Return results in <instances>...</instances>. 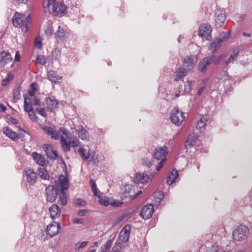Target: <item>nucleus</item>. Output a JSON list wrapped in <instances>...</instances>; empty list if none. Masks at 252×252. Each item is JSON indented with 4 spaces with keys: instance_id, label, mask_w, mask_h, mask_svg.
I'll list each match as a JSON object with an SVG mask.
<instances>
[{
    "instance_id": "obj_62",
    "label": "nucleus",
    "mask_w": 252,
    "mask_h": 252,
    "mask_svg": "<svg viewBox=\"0 0 252 252\" xmlns=\"http://www.w3.org/2000/svg\"><path fill=\"white\" fill-rule=\"evenodd\" d=\"M20 59H21V56L20 54V52L18 51H17L15 53V62L20 61Z\"/></svg>"
},
{
    "instance_id": "obj_5",
    "label": "nucleus",
    "mask_w": 252,
    "mask_h": 252,
    "mask_svg": "<svg viewBox=\"0 0 252 252\" xmlns=\"http://www.w3.org/2000/svg\"><path fill=\"white\" fill-rule=\"evenodd\" d=\"M67 9L66 6L63 2L58 1L52 5L51 10L49 12L61 17L67 13Z\"/></svg>"
},
{
    "instance_id": "obj_38",
    "label": "nucleus",
    "mask_w": 252,
    "mask_h": 252,
    "mask_svg": "<svg viewBox=\"0 0 252 252\" xmlns=\"http://www.w3.org/2000/svg\"><path fill=\"white\" fill-rule=\"evenodd\" d=\"M59 199L62 205L65 206L67 203V197L64 190L61 191L59 194Z\"/></svg>"
},
{
    "instance_id": "obj_2",
    "label": "nucleus",
    "mask_w": 252,
    "mask_h": 252,
    "mask_svg": "<svg viewBox=\"0 0 252 252\" xmlns=\"http://www.w3.org/2000/svg\"><path fill=\"white\" fill-rule=\"evenodd\" d=\"M30 19V15L26 16L17 12L13 17L12 22L15 27L22 28V32L26 33L28 30V24Z\"/></svg>"
},
{
    "instance_id": "obj_45",
    "label": "nucleus",
    "mask_w": 252,
    "mask_h": 252,
    "mask_svg": "<svg viewBox=\"0 0 252 252\" xmlns=\"http://www.w3.org/2000/svg\"><path fill=\"white\" fill-rule=\"evenodd\" d=\"M44 32L47 36H50L53 34V28L48 24L44 28Z\"/></svg>"
},
{
    "instance_id": "obj_15",
    "label": "nucleus",
    "mask_w": 252,
    "mask_h": 252,
    "mask_svg": "<svg viewBox=\"0 0 252 252\" xmlns=\"http://www.w3.org/2000/svg\"><path fill=\"white\" fill-rule=\"evenodd\" d=\"M131 229V226L129 225H125L120 231L119 240L123 243L127 242L129 238Z\"/></svg>"
},
{
    "instance_id": "obj_30",
    "label": "nucleus",
    "mask_w": 252,
    "mask_h": 252,
    "mask_svg": "<svg viewBox=\"0 0 252 252\" xmlns=\"http://www.w3.org/2000/svg\"><path fill=\"white\" fill-rule=\"evenodd\" d=\"M24 110L26 112H29L33 110L32 104L31 102V98L28 95H24Z\"/></svg>"
},
{
    "instance_id": "obj_59",
    "label": "nucleus",
    "mask_w": 252,
    "mask_h": 252,
    "mask_svg": "<svg viewBox=\"0 0 252 252\" xmlns=\"http://www.w3.org/2000/svg\"><path fill=\"white\" fill-rule=\"evenodd\" d=\"M73 222L75 224H83L84 222V220L82 218H74L73 220Z\"/></svg>"
},
{
    "instance_id": "obj_48",
    "label": "nucleus",
    "mask_w": 252,
    "mask_h": 252,
    "mask_svg": "<svg viewBox=\"0 0 252 252\" xmlns=\"http://www.w3.org/2000/svg\"><path fill=\"white\" fill-rule=\"evenodd\" d=\"M13 78V75L11 74H8L6 78L3 80L2 81L1 84L3 86H6L10 80Z\"/></svg>"
},
{
    "instance_id": "obj_3",
    "label": "nucleus",
    "mask_w": 252,
    "mask_h": 252,
    "mask_svg": "<svg viewBox=\"0 0 252 252\" xmlns=\"http://www.w3.org/2000/svg\"><path fill=\"white\" fill-rule=\"evenodd\" d=\"M249 233V228L244 225H240L237 226L233 231V239L238 241L245 240Z\"/></svg>"
},
{
    "instance_id": "obj_8",
    "label": "nucleus",
    "mask_w": 252,
    "mask_h": 252,
    "mask_svg": "<svg viewBox=\"0 0 252 252\" xmlns=\"http://www.w3.org/2000/svg\"><path fill=\"white\" fill-rule=\"evenodd\" d=\"M24 177L27 182L32 186L34 185L37 179L36 173L34 170L30 167H27L24 170Z\"/></svg>"
},
{
    "instance_id": "obj_51",
    "label": "nucleus",
    "mask_w": 252,
    "mask_h": 252,
    "mask_svg": "<svg viewBox=\"0 0 252 252\" xmlns=\"http://www.w3.org/2000/svg\"><path fill=\"white\" fill-rule=\"evenodd\" d=\"M211 57H214L213 58V60H212V63H213L215 64H217L219 63L221 59H222L223 58H224L225 57V55H221L219 57H218V58H216L215 56H211Z\"/></svg>"
},
{
    "instance_id": "obj_12",
    "label": "nucleus",
    "mask_w": 252,
    "mask_h": 252,
    "mask_svg": "<svg viewBox=\"0 0 252 252\" xmlns=\"http://www.w3.org/2000/svg\"><path fill=\"white\" fill-rule=\"evenodd\" d=\"M215 25L217 28L222 26L225 20L224 12L223 10L217 9L215 11Z\"/></svg>"
},
{
    "instance_id": "obj_20",
    "label": "nucleus",
    "mask_w": 252,
    "mask_h": 252,
    "mask_svg": "<svg viewBox=\"0 0 252 252\" xmlns=\"http://www.w3.org/2000/svg\"><path fill=\"white\" fill-rule=\"evenodd\" d=\"M213 58V57H207L201 60L198 65V70L200 72L205 71L208 66L212 63Z\"/></svg>"
},
{
    "instance_id": "obj_41",
    "label": "nucleus",
    "mask_w": 252,
    "mask_h": 252,
    "mask_svg": "<svg viewBox=\"0 0 252 252\" xmlns=\"http://www.w3.org/2000/svg\"><path fill=\"white\" fill-rule=\"evenodd\" d=\"M194 83V81L188 80L184 83L185 91L187 93H190L193 84Z\"/></svg>"
},
{
    "instance_id": "obj_35",
    "label": "nucleus",
    "mask_w": 252,
    "mask_h": 252,
    "mask_svg": "<svg viewBox=\"0 0 252 252\" xmlns=\"http://www.w3.org/2000/svg\"><path fill=\"white\" fill-rule=\"evenodd\" d=\"M56 0H43V7L46 11H51L52 5L56 3Z\"/></svg>"
},
{
    "instance_id": "obj_11",
    "label": "nucleus",
    "mask_w": 252,
    "mask_h": 252,
    "mask_svg": "<svg viewBox=\"0 0 252 252\" xmlns=\"http://www.w3.org/2000/svg\"><path fill=\"white\" fill-rule=\"evenodd\" d=\"M212 28L209 25L203 24L199 28V35L202 38L210 40L211 38Z\"/></svg>"
},
{
    "instance_id": "obj_57",
    "label": "nucleus",
    "mask_w": 252,
    "mask_h": 252,
    "mask_svg": "<svg viewBox=\"0 0 252 252\" xmlns=\"http://www.w3.org/2000/svg\"><path fill=\"white\" fill-rule=\"evenodd\" d=\"M31 102L32 105H34L35 106H39L40 105V101L37 97H34L33 99L31 98Z\"/></svg>"
},
{
    "instance_id": "obj_55",
    "label": "nucleus",
    "mask_w": 252,
    "mask_h": 252,
    "mask_svg": "<svg viewBox=\"0 0 252 252\" xmlns=\"http://www.w3.org/2000/svg\"><path fill=\"white\" fill-rule=\"evenodd\" d=\"M159 160L160 161L158 163L157 165L156 166V170L157 171H159L161 169L163 164L166 162V159H161Z\"/></svg>"
},
{
    "instance_id": "obj_46",
    "label": "nucleus",
    "mask_w": 252,
    "mask_h": 252,
    "mask_svg": "<svg viewBox=\"0 0 252 252\" xmlns=\"http://www.w3.org/2000/svg\"><path fill=\"white\" fill-rule=\"evenodd\" d=\"M98 202L99 203L103 206H107L109 204V201L107 198L105 197H103L101 196H98Z\"/></svg>"
},
{
    "instance_id": "obj_28",
    "label": "nucleus",
    "mask_w": 252,
    "mask_h": 252,
    "mask_svg": "<svg viewBox=\"0 0 252 252\" xmlns=\"http://www.w3.org/2000/svg\"><path fill=\"white\" fill-rule=\"evenodd\" d=\"M67 34L66 30L63 27L59 26L56 32L55 35L58 40H62Z\"/></svg>"
},
{
    "instance_id": "obj_18",
    "label": "nucleus",
    "mask_w": 252,
    "mask_h": 252,
    "mask_svg": "<svg viewBox=\"0 0 252 252\" xmlns=\"http://www.w3.org/2000/svg\"><path fill=\"white\" fill-rule=\"evenodd\" d=\"M197 60V58L195 56H189L184 59L183 64L189 70H191L193 68Z\"/></svg>"
},
{
    "instance_id": "obj_31",
    "label": "nucleus",
    "mask_w": 252,
    "mask_h": 252,
    "mask_svg": "<svg viewBox=\"0 0 252 252\" xmlns=\"http://www.w3.org/2000/svg\"><path fill=\"white\" fill-rule=\"evenodd\" d=\"M37 172L39 177L43 180H49L50 175L47 170L43 167L41 166L37 169Z\"/></svg>"
},
{
    "instance_id": "obj_61",
    "label": "nucleus",
    "mask_w": 252,
    "mask_h": 252,
    "mask_svg": "<svg viewBox=\"0 0 252 252\" xmlns=\"http://www.w3.org/2000/svg\"><path fill=\"white\" fill-rule=\"evenodd\" d=\"M112 240H109L107 241L106 244H105L103 246L108 250L110 248L111 246H112Z\"/></svg>"
},
{
    "instance_id": "obj_58",
    "label": "nucleus",
    "mask_w": 252,
    "mask_h": 252,
    "mask_svg": "<svg viewBox=\"0 0 252 252\" xmlns=\"http://www.w3.org/2000/svg\"><path fill=\"white\" fill-rule=\"evenodd\" d=\"M71 146L73 147H76L79 145L80 142L78 139H74L70 141Z\"/></svg>"
},
{
    "instance_id": "obj_34",
    "label": "nucleus",
    "mask_w": 252,
    "mask_h": 252,
    "mask_svg": "<svg viewBox=\"0 0 252 252\" xmlns=\"http://www.w3.org/2000/svg\"><path fill=\"white\" fill-rule=\"evenodd\" d=\"M207 121V116L203 115L202 116L200 120H198L197 125L196 128L198 129L201 130L203 128H204L206 122Z\"/></svg>"
},
{
    "instance_id": "obj_47",
    "label": "nucleus",
    "mask_w": 252,
    "mask_h": 252,
    "mask_svg": "<svg viewBox=\"0 0 252 252\" xmlns=\"http://www.w3.org/2000/svg\"><path fill=\"white\" fill-rule=\"evenodd\" d=\"M122 245L120 242H117L113 247L112 252H121Z\"/></svg>"
},
{
    "instance_id": "obj_52",
    "label": "nucleus",
    "mask_w": 252,
    "mask_h": 252,
    "mask_svg": "<svg viewBox=\"0 0 252 252\" xmlns=\"http://www.w3.org/2000/svg\"><path fill=\"white\" fill-rule=\"evenodd\" d=\"M88 244V241H84L81 243H78L76 245V249L77 250H80L81 249L84 248L85 247L87 246Z\"/></svg>"
},
{
    "instance_id": "obj_54",
    "label": "nucleus",
    "mask_w": 252,
    "mask_h": 252,
    "mask_svg": "<svg viewBox=\"0 0 252 252\" xmlns=\"http://www.w3.org/2000/svg\"><path fill=\"white\" fill-rule=\"evenodd\" d=\"M75 203L80 206H84L86 205V201L81 198H77L75 200Z\"/></svg>"
},
{
    "instance_id": "obj_44",
    "label": "nucleus",
    "mask_w": 252,
    "mask_h": 252,
    "mask_svg": "<svg viewBox=\"0 0 252 252\" xmlns=\"http://www.w3.org/2000/svg\"><path fill=\"white\" fill-rule=\"evenodd\" d=\"M152 161V158H144L142 160V164L144 166L150 168L153 164Z\"/></svg>"
},
{
    "instance_id": "obj_49",
    "label": "nucleus",
    "mask_w": 252,
    "mask_h": 252,
    "mask_svg": "<svg viewBox=\"0 0 252 252\" xmlns=\"http://www.w3.org/2000/svg\"><path fill=\"white\" fill-rule=\"evenodd\" d=\"M211 252H226L221 247H219L218 245L213 246L211 250Z\"/></svg>"
},
{
    "instance_id": "obj_63",
    "label": "nucleus",
    "mask_w": 252,
    "mask_h": 252,
    "mask_svg": "<svg viewBox=\"0 0 252 252\" xmlns=\"http://www.w3.org/2000/svg\"><path fill=\"white\" fill-rule=\"evenodd\" d=\"M87 211L86 210H81L78 212V215L80 216H84L86 215Z\"/></svg>"
},
{
    "instance_id": "obj_7",
    "label": "nucleus",
    "mask_w": 252,
    "mask_h": 252,
    "mask_svg": "<svg viewBox=\"0 0 252 252\" xmlns=\"http://www.w3.org/2000/svg\"><path fill=\"white\" fill-rule=\"evenodd\" d=\"M185 113L179 110L177 108H174L170 115L171 122L177 126H180L185 120Z\"/></svg>"
},
{
    "instance_id": "obj_24",
    "label": "nucleus",
    "mask_w": 252,
    "mask_h": 252,
    "mask_svg": "<svg viewBox=\"0 0 252 252\" xmlns=\"http://www.w3.org/2000/svg\"><path fill=\"white\" fill-rule=\"evenodd\" d=\"M187 74L186 69L183 67L178 68L174 75V80L176 81H178L181 79H183Z\"/></svg>"
},
{
    "instance_id": "obj_40",
    "label": "nucleus",
    "mask_w": 252,
    "mask_h": 252,
    "mask_svg": "<svg viewBox=\"0 0 252 252\" xmlns=\"http://www.w3.org/2000/svg\"><path fill=\"white\" fill-rule=\"evenodd\" d=\"M155 198L156 202L158 204L160 203V202L164 198V193L161 191H158L155 193Z\"/></svg>"
},
{
    "instance_id": "obj_50",
    "label": "nucleus",
    "mask_w": 252,
    "mask_h": 252,
    "mask_svg": "<svg viewBox=\"0 0 252 252\" xmlns=\"http://www.w3.org/2000/svg\"><path fill=\"white\" fill-rule=\"evenodd\" d=\"M29 116L31 120L34 122H36L38 120V117L35 115L33 110L28 112Z\"/></svg>"
},
{
    "instance_id": "obj_42",
    "label": "nucleus",
    "mask_w": 252,
    "mask_h": 252,
    "mask_svg": "<svg viewBox=\"0 0 252 252\" xmlns=\"http://www.w3.org/2000/svg\"><path fill=\"white\" fill-rule=\"evenodd\" d=\"M238 53L239 52L237 50H234L233 53L231 54L229 59L226 61H225V63L226 64H228L232 63L236 59Z\"/></svg>"
},
{
    "instance_id": "obj_25",
    "label": "nucleus",
    "mask_w": 252,
    "mask_h": 252,
    "mask_svg": "<svg viewBox=\"0 0 252 252\" xmlns=\"http://www.w3.org/2000/svg\"><path fill=\"white\" fill-rule=\"evenodd\" d=\"M59 185L61 188V191L67 190L68 188V183L67 178L63 175L59 177Z\"/></svg>"
},
{
    "instance_id": "obj_33",
    "label": "nucleus",
    "mask_w": 252,
    "mask_h": 252,
    "mask_svg": "<svg viewBox=\"0 0 252 252\" xmlns=\"http://www.w3.org/2000/svg\"><path fill=\"white\" fill-rule=\"evenodd\" d=\"M48 76L50 81L55 83L59 82L62 78L55 71L53 70H50L48 72Z\"/></svg>"
},
{
    "instance_id": "obj_60",
    "label": "nucleus",
    "mask_w": 252,
    "mask_h": 252,
    "mask_svg": "<svg viewBox=\"0 0 252 252\" xmlns=\"http://www.w3.org/2000/svg\"><path fill=\"white\" fill-rule=\"evenodd\" d=\"M125 217L124 216V215H122V216H120L118 218H117V219H116L114 220V221L113 222V224L114 225H116L118 223L121 222V221H122L124 219Z\"/></svg>"
},
{
    "instance_id": "obj_9",
    "label": "nucleus",
    "mask_w": 252,
    "mask_h": 252,
    "mask_svg": "<svg viewBox=\"0 0 252 252\" xmlns=\"http://www.w3.org/2000/svg\"><path fill=\"white\" fill-rule=\"evenodd\" d=\"M168 153V148L166 146L156 148L153 152V157L155 159H166V156Z\"/></svg>"
},
{
    "instance_id": "obj_64",
    "label": "nucleus",
    "mask_w": 252,
    "mask_h": 252,
    "mask_svg": "<svg viewBox=\"0 0 252 252\" xmlns=\"http://www.w3.org/2000/svg\"><path fill=\"white\" fill-rule=\"evenodd\" d=\"M92 190H93V193L95 196H96L97 198H98L99 196H101L100 192L97 189H93Z\"/></svg>"
},
{
    "instance_id": "obj_27",
    "label": "nucleus",
    "mask_w": 252,
    "mask_h": 252,
    "mask_svg": "<svg viewBox=\"0 0 252 252\" xmlns=\"http://www.w3.org/2000/svg\"><path fill=\"white\" fill-rule=\"evenodd\" d=\"M179 175L178 171L176 170H173L168 174L166 183L169 186L172 185L176 181Z\"/></svg>"
},
{
    "instance_id": "obj_14",
    "label": "nucleus",
    "mask_w": 252,
    "mask_h": 252,
    "mask_svg": "<svg viewBox=\"0 0 252 252\" xmlns=\"http://www.w3.org/2000/svg\"><path fill=\"white\" fill-rule=\"evenodd\" d=\"M56 189L52 186H49L46 189V198L48 202H54L57 196Z\"/></svg>"
},
{
    "instance_id": "obj_53",
    "label": "nucleus",
    "mask_w": 252,
    "mask_h": 252,
    "mask_svg": "<svg viewBox=\"0 0 252 252\" xmlns=\"http://www.w3.org/2000/svg\"><path fill=\"white\" fill-rule=\"evenodd\" d=\"M36 111L37 112L38 114L42 116V117L44 118L47 117V114L45 111V109L43 108H37L36 109Z\"/></svg>"
},
{
    "instance_id": "obj_39",
    "label": "nucleus",
    "mask_w": 252,
    "mask_h": 252,
    "mask_svg": "<svg viewBox=\"0 0 252 252\" xmlns=\"http://www.w3.org/2000/svg\"><path fill=\"white\" fill-rule=\"evenodd\" d=\"M20 90V86H18L14 89L13 92V99L14 101H17L18 99H20L21 96Z\"/></svg>"
},
{
    "instance_id": "obj_37",
    "label": "nucleus",
    "mask_w": 252,
    "mask_h": 252,
    "mask_svg": "<svg viewBox=\"0 0 252 252\" xmlns=\"http://www.w3.org/2000/svg\"><path fill=\"white\" fill-rule=\"evenodd\" d=\"M78 152L83 160H87L90 157V153L87 152L84 148L80 147L78 149Z\"/></svg>"
},
{
    "instance_id": "obj_22",
    "label": "nucleus",
    "mask_w": 252,
    "mask_h": 252,
    "mask_svg": "<svg viewBox=\"0 0 252 252\" xmlns=\"http://www.w3.org/2000/svg\"><path fill=\"white\" fill-rule=\"evenodd\" d=\"M32 157L36 163L41 166V167H44L46 164V160L43 156L36 152H33L32 154Z\"/></svg>"
},
{
    "instance_id": "obj_19",
    "label": "nucleus",
    "mask_w": 252,
    "mask_h": 252,
    "mask_svg": "<svg viewBox=\"0 0 252 252\" xmlns=\"http://www.w3.org/2000/svg\"><path fill=\"white\" fill-rule=\"evenodd\" d=\"M49 213L52 219L56 220L60 216L61 211L59 207L56 204H54L49 207Z\"/></svg>"
},
{
    "instance_id": "obj_56",
    "label": "nucleus",
    "mask_w": 252,
    "mask_h": 252,
    "mask_svg": "<svg viewBox=\"0 0 252 252\" xmlns=\"http://www.w3.org/2000/svg\"><path fill=\"white\" fill-rule=\"evenodd\" d=\"M35 46L38 49L42 48V41L40 38H36L34 41Z\"/></svg>"
},
{
    "instance_id": "obj_23",
    "label": "nucleus",
    "mask_w": 252,
    "mask_h": 252,
    "mask_svg": "<svg viewBox=\"0 0 252 252\" xmlns=\"http://www.w3.org/2000/svg\"><path fill=\"white\" fill-rule=\"evenodd\" d=\"M3 133L13 141H17L19 139V134L8 127H5L3 128Z\"/></svg>"
},
{
    "instance_id": "obj_26",
    "label": "nucleus",
    "mask_w": 252,
    "mask_h": 252,
    "mask_svg": "<svg viewBox=\"0 0 252 252\" xmlns=\"http://www.w3.org/2000/svg\"><path fill=\"white\" fill-rule=\"evenodd\" d=\"M78 137L83 140H88L89 135L88 131L82 126H80L77 129Z\"/></svg>"
},
{
    "instance_id": "obj_21",
    "label": "nucleus",
    "mask_w": 252,
    "mask_h": 252,
    "mask_svg": "<svg viewBox=\"0 0 252 252\" xmlns=\"http://www.w3.org/2000/svg\"><path fill=\"white\" fill-rule=\"evenodd\" d=\"M12 61L11 55L7 52L0 53V66H4Z\"/></svg>"
},
{
    "instance_id": "obj_16",
    "label": "nucleus",
    "mask_w": 252,
    "mask_h": 252,
    "mask_svg": "<svg viewBox=\"0 0 252 252\" xmlns=\"http://www.w3.org/2000/svg\"><path fill=\"white\" fill-rule=\"evenodd\" d=\"M43 149L46 153L48 158L52 159H56L58 156L56 151L53 150V146L49 144H45L43 145Z\"/></svg>"
},
{
    "instance_id": "obj_10",
    "label": "nucleus",
    "mask_w": 252,
    "mask_h": 252,
    "mask_svg": "<svg viewBox=\"0 0 252 252\" xmlns=\"http://www.w3.org/2000/svg\"><path fill=\"white\" fill-rule=\"evenodd\" d=\"M43 105L45 108L51 112L54 111L58 107L57 100L53 96L46 97L43 102Z\"/></svg>"
},
{
    "instance_id": "obj_13",
    "label": "nucleus",
    "mask_w": 252,
    "mask_h": 252,
    "mask_svg": "<svg viewBox=\"0 0 252 252\" xmlns=\"http://www.w3.org/2000/svg\"><path fill=\"white\" fill-rule=\"evenodd\" d=\"M60 228L61 226L60 223L55 221H53L52 223L47 225L46 229L47 233L51 237H53L59 233Z\"/></svg>"
},
{
    "instance_id": "obj_29",
    "label": "nucleus",
    "mask_w": 252,
    "mask_h": 252,
    "mask_svg": "<svg viewBox=\"0 0 252 252\" xmlns=\"http://www.w3.org/2000/svg\"><path fill=\"white\" fill-rule=\"evenodd\" d=\"M198 137L195 135H189L186 141L185 147L186 148H191L193 147L196 143Z\"/></svg>"
},
{
    "instance_id": "obj_4",
    "label": "nucleus",
    "mask_w": 252,
    "mask_h": 252,
    "mask_svg": "<svg viewBox=\"0 0 252 252\" xmlns=\"http://www.w3.org/2000/svg\"><path fill=\"white\" fill-rule=\"evenodd\" d=\"M135 187L131 185L123 187L120 190V195L123 199H128L129 200L135 198Z\"/></svg>"
},
{
    "instance_id": "obj_32",
    "label": "nucleus",
    "mask_w": 252,
    "mask_h": 252,
    "mask_svg": "<svg viewBox=\"0 0 252 252\" xmlns=\"http://www.w3.org/2000/svg\"><path fill=\"white\" fill-rule=\"evenodd\" d=\"M221 46V42L216 38L210 44L209 50L212 53H215Z\"/></svg>"
},
{
    "instance_id": "obj_17",
    "label": "nucleus",
    "mask_w": 252,
    "mask_h": 252,
    "mask_svg": "<svg viewBox=\"0 0 252 252\" xmlns=\"http://www.w3.org/2000/svg\"><path fill=\"white\" fill-rule=\"evenodd\" d=\"M154 206L150 204L143 207L141 211V216L144 219H148L151 217L153 214Z\"/></svg>"
},
{
    "instance_id": "obj_1",
    "label": "nucleus",
    "mask_w": 252,
    "mask_h": 252,
    "mask_svg": "<svg viewBox=\"0 0 252 252\" xmlns=\"http://www.w3.org/2000/svg\"><path fill=\"white\" fill-rule=\"evenodd\" d=\"M41 128L45 133L50 135L52 139L54 140L61 139L62 147L64 151L66 152L70 150V141H67L66 139L69 136V131L67 129L61 127L58 131H57L53 127L46 126H42Z\"/></svg>"
},
{
    "instance_id": "obj_6",
    "label": "nucleus",
    "mask_w": 252,
    "mask_h": 252,
    "mask_svg": "<svg viewBox=\"0 0 252 252\" xmlns=\"http://www.w3.org/2000/svg\"><path fill=\"white\" fill-rule=\"evenodd\" d=\"M156 174V173L150 175L145 173H137L134 177V181L137 184H148L152 181Z\"/></svg>"
},
{
    "instance_id": "obj_36",
    "label": "nucleus",
    "mask_w": 252,
    "mask_h": 252,
    "mask_svg": "<svg viewBox=\"0 0 252 252\" xmlns=\"http://www.w3.org/2000/svg\"><path fill=\"white\" fill-rule=\"evenodd\" d=\"M49 60V57H45L43 55H38L36 58V64L46 65L48 60Z\"/></svg>"
},
{
    "instance_id": "obj_43",
    "label": "nucleus",
    "mask_w": 252,
    "mask_h": 252,
    "mask_svg": "<svg viewBox=\"0 0 252 252\" xmlns=\"http://www.w3.org/2000/svg\"><path fill=\"white\" fill-rule=\"evenodd\" d=\"M229 34L227 32H222L220 34V36L217 39L221 43L228 39Z\"/></svg>"
}]
</instances>
